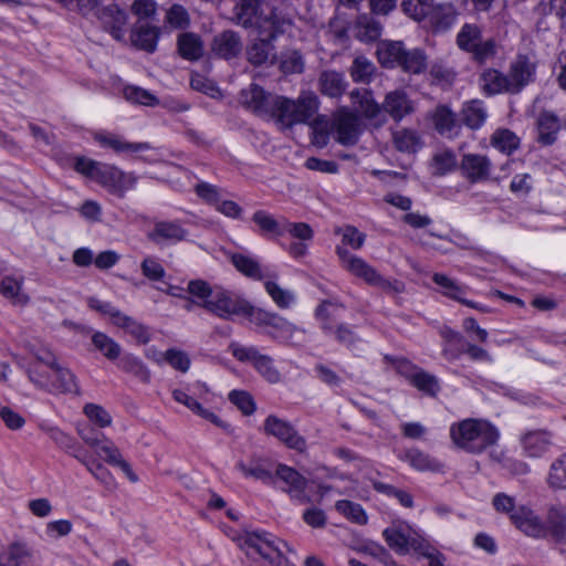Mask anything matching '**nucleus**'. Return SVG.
I'll list each match as a JSON object with an SVG mask.
<instances>
[{
  "label": "nucleus",
  "mask_w": 566,
  "mask_h": 566,
  "mask_svg": "<svg viewBox=\"0 0 566 566\" xmlns=\"http://www.w3.org/2000/svg\"><path fill=\"white\" fill-rule=\"evenodd\" d=\"M239 101L255 115L274 118L282 129L310 120L319 104L316 94L311 91L302 92L296 99H290L265 92L255 83L241 90Z\"/></svg>",
  "instance_id": "1"
},
{
  "label": "nucleus",
  "mask_w": 566,
  "mask_h": 566,
  "mask_svg": "<svg viewBox=\"0 0 566 566\" xmlns=\"http://www.w3.org/2000/svg\"><path fill=\"white\" fill-rule=\"evenodd\" d=\"M452 442L470 453H481L499 439L495 427L484 420L464 419L450 427Z\"/></svg>",
  "instance_id": "2"
},
{
  "label": "nucleus",
  "mask_w": 566,
  "mask_h": 566,
  "mask_svg": "<svg viewBox=\"0 0 566 566\" xmlns=\"http://www.w3.org/2000/svg\"><path fill=\"white\" fill-rule=\"evenodd\" d=\"M14 359L21 368L25 369L29 380L35 387L53 395H80L77 378L69 368L59 364L46 373L38 365L25 366L24 361L17 356Z\"/></svg>",
  "instance_id": "3"
},
{
  "label": "nucleus",
  "mask_w": 566,
  "mask_h": 566,
  "mask_svg": "<svg viewBox=\"0 0 566 566\" xmlns=\"http://www.w3.org/2000/svg\"><path fill=\"white\" fill-rule=\"evenodd\" d=\"M258 2L241 0V3L234 8V17L238 24L244 28H255L259 35L276 38L283 33L289 21L280 17L274 10L261 12L258 10Z\"/></svg>",
  "instance_id": "4"
},
{
  "label": "nucleus",
  "mask_w": 566,
  "mask_h": 566,
  "mask_svg": "<svg viewBox=\"0 0 566 566\" xmlns=\"http://www.w3.org/2000/svg\"><path fill=\"white\" fill-rule=\"evenodd\" d=\"M492 505L499 513L507 514L511 522L524 534L532 537H542L546 531L535 515V513L525 505H516L513 496L500 492L493 496Z\"/></svg>",
  "instance_id": "5"
},
{
  "label": "nucleus",
  "mask_w": 566,
  "mask_h": 566,
  "mask_svg": "<svg viewBox=\"0 0 566 566\" xmlns=\"http://www.w3.org/2000/svg\"><path fill=\"white\" fill-rule=\"evenodd\" d=\"M336 253L340 260L342 266L353 275L365 281L367 284L378 286L388 293L399 294L403 292V283L397 280H386L364 259L350 254L345 248L337 247Z\"/></svg>",
  "instance_id": "6"
},
{
  "label": "nucleus",
  "mask_w": 566,
  "mask_h": 566,
  "mask_svg": "<svg viewBox=\"0 0 566 566\" xmlns=\"http://www.w3.org/2000/svg\"><path fill=\"white\" fill-rule=\"evenodd\" d=\"M229 352L241 363H250L260 376L270 384L282 380L280 370L275 367L271 356L260 353L254 346H245L238 342L229 344Z\"/></svg>",
  "instance_id": "7"
},
{
  "label": "nucleus",
  "mask_w": 566,
  "mask_h": 566,
  "mask_svg": "<svg viewBox=\"0 0 566 566\" xmlns=\"http://www.w3.org/2000/svg\"><path fill=\"white\" fill-rule=\"evenodd\" d=\"M87 305L90 308L97 311L103 315H108L115 326L124 329L135 338L138 344L144 345L150 340V334L145 325L124 314L109 302H104L96 297H90L87 300Z\"/></svg>",
  "instance_id": "8"
},
{
  "label": "nucleus",
  "mask_w": 566,
  "mask_h": 566,
  "mask_svg": "<svg viewBox=\"0 0 566 566\" xmlns=\"http://www.w3.org/2000/svg\"><path fill=\"white\" fill-rule=\"evenodd\" d=\"M247 317L252 324L261 328L263 333L277 340L289 342L293 338V335L300 331L295 325L279 314L252 305H250Z\"/></svg>",
  "instance_id": "9"
},
{
  "label": "nucleus",
  "mask_w": 566,
  "mask_h": 566,
  "mask_svg": "<svg viewBox=\"0 0 566 566\" xmlns=\"http://www.w3.org/2000/svg\"><path fill=\"white\" fill-rule=\"evenodd\" d=\"M458 46L473 55L480 63L493 57L496 53V44L493 39L483 40L481 28L476 24L465 23L457 35Z\"/></svg>",
  "instance_id": "10"
},
{
  "label": "nucleus",
  "mask_w": 566,
  "mask_h": 566,
  "mask_svg": "<svg viewBox=\"0 0 566 566\" xmlns=\"http://www.w3.org/2000/svg\"><path fill=\"white\" fill-rule=\"evenodd\" d=\"M243 545L249 556L253 557L254 555H259L270 564L275 558L280 557V554L284 549L294 553L282 539L264 531L248 533L244 537Z\"/></svg>",
  "instance_id": "11"
},
{
  "label": "nucleus",
  "mask_w": 566,
  "mask_h": 566,
  "mask_svg": "<svg viewBox=\"0 0 566 566\" xmlns=\"http://www.w3.org/2000/svg\"><path fill=\"white\" fill-rule=\"evenodd\" d=\"M250 303L226 290L216 289L210 301L203 307L220 318L229 319L233 315L247 316Z\"/></svg>",
  "instance_id": "12"
},
{
  "label": "nucleus",
  "mask_w": 566,
  "mask_h": 566,
  "mask_svg": "<svg viewBox=\"0 0 566 566\" xmlns=\"http://www.w3.org/2000/svg\"><path fill=\"white\" fill-rule=\"evenodd\" d=\"M263 431L268 436L276 438L287 448L303 452L306 449L305 439L297 432L292 423L274 415L266 417L263 423Z\"/></svg>",
  "instance_id": "13"
},
{
  "label": "nucleus",
  "mask_w": 566,
  "mask_h": 566,
  "mask_svg": "<svg viewBox=\"0 0 566 566\" xmlns=\"http://www.w3.org/2000/svg\"><path fill=\"white\" fill-rule=\"evenodd\" d=\"M536 65L526 56L518 55L511 62L507 78L510 81L511 94H518L535 78Z\"/></svg>",
  "instance_id": "14"
},
{
  "label": "nucleus",
  "mask_w": 566,
  "mask_h": 566,
  "mask_svg": "<svg viewBox=\"0 0 566 566\" xmlns=\"http://www.w3.org/2000/svg\"><path fill=\"white\" fill-rule=\"evenodd\" d=\"M235 470L248 479L259 480L265 484L274 482V463L268 458L252 455L248 461L239 460Z\"/></svg>",
  "instance_id": "15"
},
{
  "label": "nucleus",
  "mask_w": 566,
  "mask_h": 566,
  "mask_svg": "<svg viewBox=\"0 0 566 566\" xmlns=\"http://www.w3.org/2000/svg\"><path fill=\"white\" fill-rule=\"evenodd\" d=\"M350 98L361 115L370 120L376 127L382 126L387 118L384 114L382 104L379 105L373 97L370 91L365 88H355L350 92Z\"/></svg>",
  "instance_id": "16"
},
{
  "label": "nucleus",
  "mask_w": 566,
  "mask_h": 566,
  "mask_svg": "<svg viewBox=\"0 0 566 566\" xmlns=\"http://www.w3.org/2000/svg\"><path fill=\"white\" fill-rule=\"evenodd\" d=\"M335 138L345 146L355 145L361 133L360 122L356 114L342 111L334 120Z\"/></svg>",
  "instance_id": "17"
},
{
  "label": "nucleus",
  "mask_w": 566,
  "mask_h": 566,
  "mask_svg": "<svg viewBox=\"0 0 566 566\" xmlns=\"http://www.w3.org/2000/svg\"><path fill=\"white\" fill-rule=\"evenodd\" d=\"M136 180L134 174L125 172L115 166L105 165L98 182L112 193L124 197L127 190L134 188Z\"/></svg>",
  "instance_id": "18"
},
{
  "label": "nucleus",
  "mask_w": 566,
  "mask_h": 566,
  "mask_svg": "<svg viewBox=\"0 0 566 566\" xmlns=\"http://www.w3.org/2000/svg\"><path fill=\"white\" fill-rule=\"evenodd\" d=\"M492 164L480 154H467L460 163L462 176L472 184L486 181L490 178Z\"/></svg>",
  "instance_id": "19"
},
{
  "label": "nucleus",
  "mask_w": 566,
  "mask_h": 566,
  "mask_svg": "<svg viewBox=\"0 0 566 566\" xmlns=\"http://www.w3.org/2000/svg\"><path fill=\"white\" fill-rule=\"evenodd\" d=\"M275 476L287 485L284 490L289 493L291 499L296 500L300 503H306L308 501V497L305 494L307 480L296 470L285 464H277L274 465V478Z\"/></svg>",
  "instance_id": "20"
},
{
  "label": "nucleus",
  "mask_w": 566,
  "mask_h": 566,
  "mask_svg": "<svg viewBox=\"0 0 566 566\" xmlns=\"http://www.w3.org/2000/svg\"><path fill=\"white\" fill-rule=\"evenodd\" d=\"M384 114L389 115L395 122H400L413 113V102L403 90H394L385 95L382 101Z\"/></svg>",
  "instance_id": "21"
},
{
  "label": "nucleus",
  "mask_w": 566,
  "mask_h": 566,
  "mask_svg": "<svg viewBox=\"0 0 566 566\" xmlns=\"http://www.w3.org/2000/svg\"><path fill=\"white\" fill-rule=\"evenodd\" d=\"M242 41L240 35L232 31L226 30L213 36L211 42V51L214 55L231 60L237 57L242 51Z\"/></svg>",
  "instance_id": "22"
},
{
  "label": "nucleus",
  "mask_w": 566,
  "mask_h": 566,
  "mask_svg": "<svg viewBox=\"0 0 566 566\" xmlns=\"http://www.w3.org/2000/svg\"><path fill=\"white\" fill-rule=\"evenodd\" d=\"M521 443L526 455L538 458L553 446V433L545 429L532 430L522 436Z\"/></svg>",
  "instance_id": "23"
},
{
  "label": "nucleus",
  "mask_w": 566,
  "mask_h": 566,
  "mask_svg": "<svg viewBox=\"0 0 566 566\" xmlns=\"http://www.w3.org/2000/svg\"><path fill=\"white\" fill-rule=\"evenodd\" d=\"M332 306L331 303L324 302L322 303L317 310L316 315L322 321V328L323 331L331 335L333 334L335 338L345 345H352L356 342L357 337L354 332V329L346 324H339L335 328L331 325L329 318L332 316V313L329 312V307Z\"/></svg>",
  "instance_id": "24"
},
{
  "label": "nucleus",
  "mask_w": 566,
  "mask_h": 566,
  "mask_svg": "<svg viewBox=\"0 0 566 566\" xmlns=\"http://www.w3.org/2000/svg\"><path fill=\"white\" fill-rule=\"evenodd\" d=\"M96 454L106 463L119 468L130 482H137L138 478L133 472L129 463L124 460L119 449L108 438L103 437L101 444L95 448Z\"/></svg>",
  "instance_id": "25"
},
{
  "label": "nucleus",
  "mask_w": 566,
  "mask_h": 566,
  "mask_svg": "<svg viewBox=\"0 0 566 566\" xmlns=\"http://www.w3.org/2000/svg\"><path fill=\"white\" fill-rule=\"evenodd\" d=\"M103 23L104 28L111 32L114 39L120 41L125 35V25L127 23V14L116 4H111L102 10H97L94 14Z\"/></svg>",
  "instance_id": "26"
},
{
  "label": "nucleus",
  "mask_w": 566,
  "mask_h": 566,
  "mask_svg": "<svg viewBox=\"0 0 566 566\" xmlns=\"http://www.w3.org/2000/svg\"><path fill=\"white\" fill-rule=\"evenodd\" d=\"M261 38L251 42L247 48V60L254 66L275 63V48L272 41L275 38L260 35Z\"/></svg>",
  "instance_id": "27"
},
{
  "label": "nucleus",
  "mask_w": 566,
  "mask_h": 566,
  "mask_svg": "<svg viewBox=\"0 0 566 566\" xmlns=\"http://www.w3.org/2000/svg\"><path fill=\"white\" fill-rule=\"evenodd\" d=\"M480 86L484 94L489 96L497 94H511L507 73H502L496 69H486L480 75Z\"/></svg>",
  "instance_id": "28"
},
{
  "label": "nucleus",
  "mask_w": 566,
  "mask_h": 566,
  "mask_svg": "<svg viewBox=\"0 0 566 566\" xmlns=\"http://www.w3.org/2000/svg\"><path fill=\"white\" fill-rule=\"evenodd\" d=\"M318 88L323 95L337 98L345 93L347 82L343 73L334 70H325L321 72L318 76Z\"/></svg>",
  "instance_id": "29"
},
{
  "label": "nucleus",
  "mask_w": 566,
  "mask_h": 566,
  "mask_svg": "<svg viewBox=\"0 0 566 566\" xmlns=\"http://www.w3.org/2000/svg\"><path fill=\"white\" fill-rule=\"evenodd\" d=\"M177 50L187 61H198L203 56L205 45L200 35L193 32H184L178 35Z\"/></svg>",
  "instance_id": "30"
},
{
  "label": "nucleus",
  "mask_w": 566,
  "mask_h": 566,
  "mask_svg": "<svg viewBox=\"0 0 566 566\" xmlns=\"http://www.w3.org/2000/svg\"><path fill=\"white\" fill-rule=\"evenodd\" d=\"M186 237L187 230L180 223L172 221L157 222L153 231L148 233V239L156 243L163 241L177 242L186 239Z\"/></svg>",
  "instance_id": "31"
},
{
  "label": "nucleus",
  "mask_w": 566,
  "mask_h": 566,
  "mask_svg": "<svg viewBox=\"0 0 566 566\" xmlns=\"http://www.w3.org/2000/svg\"><path fill=\"white\" fill-rule=\"evenodd\" d=\"M405 50L401 41H381L377 48L378 61L385 67H397L401 63Z\"/></svg>",
  "instance_id": "32"
},
{
  "label": "nucleus",
  "mask_w": 566,
  "mask_h": 566,
  "mask_svg": "<svg viewBox=\"0 0 566 566\" xmlns=\"http://www.w3.org/2000/svg\"><path fill=\"white\" fill-rule=\"evenodd\" d=\"M252 220L263 237L275 238L284 234L285 218L275 219L269 212L258 210L253 213Z\"/></svg>",
  "instance_id": "33"
},
{
  "label": "nucleus",
  "mask_w": 566,
  "mask_h": 566,
  "mask_svg": "<svg viewBox=\"0 0 566 566\" xmlns=\"http://www.w3.org/2000/svg\"><path fill=\"white\" fill-rule=\"evenodd\" d=\"M457 11L451 3L433 4L428 22L436 31H446L454 23Z\"/></svg>",
  "instance_id": "34"
},
{
  "label": "nucleus",
  "mask_w": 566,
  "mask_h": 566,
  "mask_svg": "<svg viewBox=\"0 0 566 566\" xmlns=\"http://www.w3.org/2000/svg\"><path fill=\"white\" fill-rule=\"evenodd\" d=\"M132 43L142 50L153 53L159 39V29L148 24L136 25L130 35Z\"/></svg>",
  "instance_id": "35"
},
{
  "label": "nucleus",
  "mask_w": 566,
  "mask_h": 566,
  "mask_svg": "<svg viewBox=\"0 0 566 566\" xmlns=\"http://www.w3.org/2000/svg\"><path fill=\"white\" fill-rule=\"evenodd\" d=\"M392 143L398 151L413 154L422 147L420 135L410 128H399L392 132Z\"/></svg>",
  "instance_id": "36"
},
{
  "label": "nucleus",
  "mask_w": 566,
  "mask_h": 566,
  "mask_svg": "<svg viewBox=\"0 0 566 566\" xmlns=\"http://www.w3.org/2000/svg\"><path fill=\"white\" fill-rule=\"evenodd\" d=\"M96 140L116 153L136 154L150 148L148 143H130L116 135H97Z\"/></svg>",
  "instance_id": "37"
},
{
  "label": "nucleus",
  "mask_w": 566,
  "mask_h": 566,
  "mask_svg": "<svg viewBox=\"0 0 566 566\" xmlns=\"http://www.w3.org/2000/svg\"><path fill=\"white\" fill-rule=\"evenodd\" d=\"M275 62L280 71L285 74H300L304 71L305 62L300 51L295 49H285L280 55L275 56Z\"/></svg>",
  "instance_id": "38"
},
{
  "label": "nucleus",
  "mask_w": 566,
  "mask_h": 566,
  "mask_svg": "<svg viewBox=\"0 0 566 566\" xmlns=\"http://www.w3.org/2000/svg\"><path fill=\"white\" fill-rule=\"evenodd\" d=\"M22 280L6 276L0 283V293L15 306H25L30 297L22 292Z\"/></svg>",
  "instance_id": "39"
},
{
  "label": "nucleus",
  "mask_w": 566,
  "mask_h": 566,
  "mask_svg": "<svg viewBox=\"0 0 566 566\" xmlns=\"http://www.w3.org/2000/svg\"><path fill=\"white\" fill-rule=\"evenodd\" d=\"M486 109L483 102L473 99L462 108V122L472 129L480 128L486 119Z\"/></svg>",
  "instance_id": "40"
},
{
  "label": "nucleus",
  "mask_w": 566,
  "mask_h": 566,
  "mask_svg": "<svg viewBox=\"0 0 566 566\" xmlns=\"http://www.w3.org/2000/svg\"><path fill=\"white\" fill-rule=\"evenodd\" d=\"M356 36L363 42H374L381 35V25L367 14H360L356 20Z\"/></svg>",
  "instance_id": "41"
},
{
  "label": "nucleus",
  "mask_w": 566,
  "mask_h": 566,
  "mask_svg": "<svg viewBox=\"0 0 566 566\" xmlns=\"http://www.w3.org/2000/svg\"><path fill=\"white\" fill-rule=\"evenodd\" d=\"M539 140L546 145H551L556 139L560 125L556 115L551 112L541 113L537 119Z\"/></svg>",
  "instance_id": "42"
},
{
  "label": "nucleus",
  "mask_w": 566,
  "mask_h": 566,
  "mask_svg": "<svg viewBox=\"0 0 566 566\" xmlns=\"http://www.w3.org/2000/svg\"><path fill=\"white\" fill-rule=\"evenodd\" d=\"M427 55L421 49L405 50L399 67L411 74H420L427 69Z\"/></svg>",
  "instance_id": "43"
},
{
  "label": "nucleus",
  "mask_w": 566,
  "mask_h": 566,
  "mask_svg": "<svg viewBox=\"0 0 566 566\" xmlns=\"http://www.w3.org/2000/svg\"><path fill=\"white\" fill-rule=\"evenodd\" d=\"M231 262L243 275L256 281L264 279L261 265L255 259L241 253H235L231 256Z\"/></svg>",
  "instance_id": "44"
},
{
  "label": "nucleus",
  "mask_w": 566,
  "mask_h": 566,
  "mask_svg": "<svg viewBox=\"0 0 566 566\" xmlns=\"http://www.w3.org/2000/svg\"><path fill=\"white\" fill-rule=\"evenodd\" d=\"M401 459L418 471H437L440 469V464L434 459L416 448L406 451Z\"/></svg>",
  "instance_id": "45"
},
{
  "label": "nucleus",
  "mask_w": 566,
  "mask_h": 566,
  "mask_svg": "<svg viewBox=\"0 0 566 566\" xmlns=\"http://www.w3.org/2000/svg\"><path fill=\"white\" fill-rule=\"evenodd\" d=\"M409 380L418 390L431 397H434L440 390L438 378L422 369H417L411 374Z\"/></svg>",
  "instance_id": "46"
},
{
  "label": "nucleus",
  "mask_w": 566,
  "mask_h": 566,
  "mask_svg": "<svg viewBox=\"0 0 566 566\" xmlns=\"http://www.w3.org/2000/svg\"><path fill=\"white\" fill-rule=\"evenodd\" d=\"M491 145L504 154H512L520 146V138L510 129H497L491 137Z\"/></svg>",
  "instance_id": "47"
},
{
  "label": "nucleus",
  "mask_w": 566,
  "mask_h": 566,
  "mask_svg": "<svg viewBox=\"0 0 566 566\" xmlns=\"http://www.w3.org/2000/svg\"><path fill=\"white\" fill-rule=\"evenodd\" d=\"M92 343L109 360L117 359L122 353L120 345L105 333L95 332L92 336Z\"/></svg>",
  "instance_id": "48"
},
{
  "label": "nucleus",
  "mask_w": 566,
  "mask_h": 566,
  "mask_svg": "<svg viewBox=\"0 0 566 566\" xmlns=\"http://www.w3.org/2000/svg\"><path fill=\"white\" fill-rule=\"evenodd\" d=\"M335 509L338 513L355 524L365 525L368 522V516L365 510L358 503L348 500H340L336 502Z\"/></svg>",
  "instance_id": "49"
},
{
  "label": "nucleus",
  "mask_w": 566,
  "mask_h": 566,
  "mask_svg": "<svg viewBox=\"0 0 566 566\" xmlns=\"http://www.w3.org/2000/svg\"><path fill=\"white\" fill-rule=\"evenodd\" d=\"M119 368L125 373L134 375L142 382L150 381V371L146 365L136 356L125 355L118 364Z\"/></svg>",
  "instance_id": "50"
},
{
  "label": "nucleus",
  "mask_w": 566,
  "mask_h": 566,
  "mask_svg": "<svg viewBox=\"0 0 566 566\" xmlns=\"http://www.w3.org/2000/svg\"><path fill=\"white\" fill-rule=\"evenodd\" d=\"M432 281L439 286V291L447 297L459 301L465 293V286L460 285L457 281L450 279L446 274L434 273Z\"/></svg>",
  "instance_id": "51"
},
{
  "label": "nucleus",
  "mask_w": 566,
  "mask_h": 566,
  "mask_svg": "<svg viewBox=\"0 0 566 566\" xmlns=\"http://www.w3.org/2000/svg\"><path fill=\"white\" fill-rule=\"evenodd\" d=\"M375 65L365 56H357L350 66V76L354 82L369 83L375 73Z\"/></svg>",
  "instance_id": "52"
},
{
  "label": "nucleus",
  "mask_w": 566,
  "mask_h": 566,
  "mask_svg": "<svg viewBox=\"0 0 566 566\" xmlns=\"http://www.w3.org/2000/svg\"><path fill=\"white\" fill-rule=\"evenodd\" d=\"M433 0H403V11L417 21L428 20L433 7Z\"/></svg>",
  "instance_id": "53"
},
{
  "label": "nucleus",
  "mask_w": 566,
  "mask_h": 566,
  "mask_svg": "<svg viewBox=\"0 0 566 566\" xmlns=\"http://www.w3.org/2000/svg\"><path fill=\"white\" fill-rule=\"evenodd\" d=\"M382 536L388 544V546L394 549L398 554H407L408 553V543L410 532L408 534L403 533L399 528L388 527L384 530Z\"/></svg>",
  "instance_id": "54"
},
{
  "label": "nucleus",
  "mask_w": 566,
  "mask_h": 566,
  "mask_svg": "<svg viewBox=\"0 0 566 566\" xmlns=\"http://www.w3.org/2000/svg\"><path fill=\"white\" fill-rule=\"evenodd\" d=\"M547 527L556 539L566 535V513L563 509L552 507L547 514Z\"/></svg>",
  "instance_id": "55"
},
{
  "label": "nucleus",
  "mask_w": 566,
  "mask_h": 566,
  "mask_svg": "<svg viewBox=\"0 0 566 566\" xmlns=\"http://www.w3.org/2000/svg\"><path fill=\"white\" fill-rule=\"evenodd\" d=\"M458 163L455 154L450 149H443L432 157V167L436 175L443 176L455 169Z\"/></svg>",
  "instance_id": "56"
},
{
  "label": "nucleus",
  "mask_w": 566,
  "mask_h": 566,
  "mask_svg": "<svg viewBox=\"0 0 566 566\" xmlns=\"http://www.w3.org/2000/svg\"><path fill=\"white\" fill-rule=\"evenodd\" d=\"M433 124L441 135H451L455 127V115L446 106H439L433 113Z\"/></svg>",
  "instance_id": "57"
},
{
  "label": "nucleus",
  "mask_w": 566,
  "mask_h": 566,
  "mask_svg": "<svg viewBox=\"0 0 566 566\" xmlns=\"http://www.w3.org/2000/svg\"><path fill=\"white\" fill-rule=\"evenodd\" d=\"M73 457L78 460L97 481L106 485L111 484L113 481L112 474L101 462L90 461L86 453H73Z\"/></svg>",
  "instance_id": "58"
},
{
  "label": "nucleus",
  "mask_w": 566,
  "mask_h": 566,
  "mask_svg": "<svg viewBox=\"0 0 566 566\" xmlns=\"http://www.w3.org/2000/svg\"><path fill=\"white\" fill-rule=\"evenodd\" d=\"M264 287H265L268 294L273 300V302L280 308H287V307H290L293 304V302H294V294L291 291H289V290L282 289L274 281H266L264 283Z\"/></svg>",
  "instance_id": "59"
},
{
  "label": "nucleus",
  "mask_w": 566,
  "mask_h": 566,
  "mask_svg": "<svg viewBox=\"0 0 566 566\" xmlns=\"http://www.w3.org/2000/svg\"><path fill=\"white\" fill-rule=\"evenodd\" d=\"M124 97L132 103L145 106H155L159 103L158 98L150 92L134 85L124 88Z\"/></svg>",
  "instance_id": "60"
},
{
  "label": "nucleus",
  "mask_w": 566,
  "mask_h": 566,
  "mask_svg": "<svg viewBox=\"0 0 566 566\" xmlns=\"http://www.w3.org/2000/svg\"><path fill=\"white\" fill-rule=\"evenodd\" d=\"M48 434L52 441H54L60 448L64 449L71 455H73V453H84L77 441L62 430L57 428H49Z\"/></svg>",
  "instance_id": "61"
},
{
  "label": "nucleus",
  "mask_w": 566,
  "mask_h": 566,
  "mask_svg": "<svg viewBox=\"0 0 566 566\" xmlns=\"http://www.w3.org/2000/svg\"><path fill=\"white\" fill-rule=\"evenodd\" d=\"M28 556L29 552L24 545L12 544L0 554V566H20Z\"/></svg>",
  "instance_id": "62"
},
{
  "label": "nucleus",
  "mask_w": 566,
  "mask_h": 566,
  "mask_svg": "<svg viewBox=\"0 0 566 566\" xmlns=\"http://www.w3.org/2000/svg\"><path fill=\"white\" fill-rule=\"evenodd\" d=\"M165 21L174 29H185L190 23L188 11L180 4H172L166 12Z\"/></svg>",
  "instance_id": "63"
},
{
  "label": "nucleus",
  "mask_w": 566,
  "mask_h": 566,
  "mask_svg": "<svg viewBox=\"0 0 566 566\" xmlns=\"http://www.w3.org/2000/svg\"><path fill=\"white\" fill-rule=\"evenodd\" d=\"M548 483L556 489H566V453L552 464Z\"/></svg>",
  "instance_id": "64"
}]
</instances>
